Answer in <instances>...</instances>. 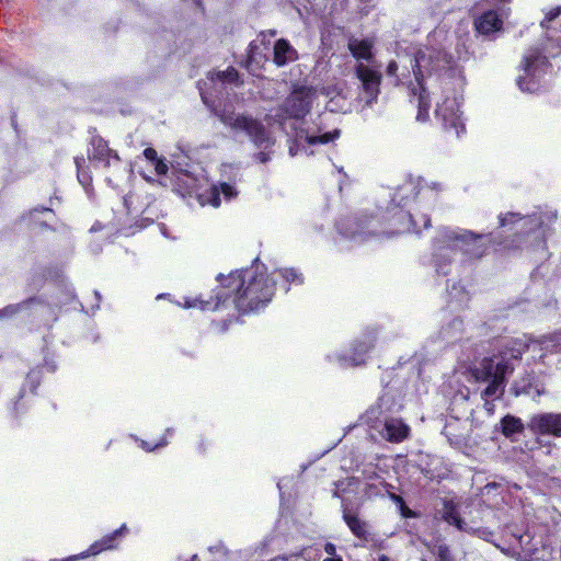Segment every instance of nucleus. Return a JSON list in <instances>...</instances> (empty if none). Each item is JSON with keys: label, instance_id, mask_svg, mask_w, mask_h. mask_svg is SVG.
Masks as SVG:
<instances>
[{"label": "nucleus", "instance_id": "obj_29", "mask_svg": "<svg viewBox=\"0 0 561 561\" xmlns=\"http://www.w3.org/2000/svg\"><path fill=\"white\" fill-rule=\"evenodd\" d=\"M351 226H356L355 229L353 230H347L342 227L341 224L337 225V229L340 231L341 234L345 236L346 238H350V239H356L357 237H360L362 234L366 233L365 230H364V227L362 224L359 222H355V221H350L348 222Z\"/></svg>", "mask_w": 561, "mask_h": 561}, {"label": "nucleus", "instance_id": "obj_23", "mask_svg": "<svg viewBox=\"0 0 561 561\" xmlns=\"http://www.w3.org/2000/svg\"><path fill=\"white\" fill-rule=\"evenodd\" d=\"M298 58L297 50L290 43L284 38L275 42L273 47V62L277 67H283Z\"/></svg>", "mask_w": 561, "mask_h": 561}, {"label": "nucleus", "instance_id": "obj_47", "mask_svg": "<svg viewBox=\"0 0 561 561\" xmlns=\"http://www.w3.org/2000/svg\"><path fill=\"white\" fill-rule=\"evenodd\" d=\"M542 393H543V391H541V390H537V394H539V396H540V394H542Z\"/></svg>", "mask_w": 561, "mask_h": 561}, {"label": "nucleus", "instance_id": "obj_28", "mask_svg": "<svg viewBox=\"0 0 561 561\" xmlns=\"http://www.w3.org/2000/svg\"><path fill=\"white\" fill-rule=\"evenodd\" d=\"M449 296L453 300L460 305L466 304L469 300V294L460 284H454L449 290Z\"/></svg>", "mask_w": 561, "mask_h": 561}, {"label": "nucleus", "instance_id": "obj_34", "mask_svg": "<svg viewBox=\"0 0 561 561\" xmlns=\"http://www.w3.org/2000/svg\"><path fill=\"white\" fill-rule=\"evenodd\" d=\"M561 14V7H557L553 9H550L545 16V20L541 22V26H546L548 22L553 21L556 18H558Z\"/></svg>", "mask_w": 561, "mask_h": 561}, {"label": "nucleus", "instance_id": "obj_1", "mask_svg": "<svg viewBox=\"0 0 561 561\" xmlns=\"http://www.w3.org/2000/svg\"><path fill=\"white\" fill-rule=\"evenodd\" d=\"M427 41V46L416 49L411 56L399 57V61H390L386 69L387 76L393 78L396 84H408L417 105L419 122H426L430 117V89L438 80L434 71H442L450 62V54L446 51L450 43L447 31L435 28Z\"/></svg>", "mask_w": 561, "mask_h": 561}, {"label": "nucleus", "instance_id": "obj_13", "mask_svg": "<svg viewBox=\"0 0 561 561\" xmlns=\"http://www.w3.org/2000/svg\"><path fill=\"white\" fill-rule=\"evenodd\" d=\"M500 225L505 227L510 224H517L518 228L524 233H533L534 238L540 239L543 241L549 224L556 219V216L552 213H539L534 214L531 216L522 217L517 213H507L505 215H500Z\"/></svg>", "mask_w": 561, "mask_h": 561}, {"label": "nucleus", "instance_id": "obj_24", "mask_svg": "<svg viewBox=\"0 0 561 561\" xmlns=\"http://www.w3.org/2000/svg\"><path fill=\"white\" fill-rule=\"evenodd\" d=\"M325 98V108L331 113L344 112L347 108V102L336 88H324L321 93Z\"/></svg>", "mask_w": 561, "mask_h": 561}, {"label": "nucleus", "instance_id": "obj_2", "mask_svg": "<svg viewBox=\"0 0 561 561\" xmlns=\"http://www.w3.org/2000/svg\"><path fill=\"white\" fill-rule=\"evenodd\" d=\"M220 288L216 298H184L179 302L183 308H198L201 310L227 309L233 306L240 313L256 312L264 309L275 293V279L267 275L266 267L254 261L251 267L236 271L228 276L218 275Z\"/></svg>", "mask_w": 561, "mask_h": 561}, {"label": "nucleus", "instance_id": "obj_50", "mask_svg": "<svg viewBox=\"0 0 561 561\" xmlns=\"http://www.w3.org/2000/svg\"><path fill=\"white\" fill-rule=\"evenodd\" d=\"M369 233H377L376 230H369Z\"/></svg>", "mask_w": 561, "mask_h": 561}, {"label": "nucleus", "instance_id": "obj_43", "mask_svg": "<svg viewBox=\"0 0 561 561\" xmlns=\"http://www.w3.org/2000/svg\"><path fill=\"white\" fill-rule=\"evenodd\" d=\"M378 561H393L392 559H390L388 556L386 554H381L379 556L378 558Z\"/></svg>", "mask_w": 561, "mask_h": 561}, {"label": "nucleus", "instance_id": "obj_18", "mask_svg": "<svg viewBox=\"0 0 561 561\" xmlns=\"http://www.w3.org/2000/svg\"><path fill=\"white\" fill-rule=\"evenodd\" d=\"M527 428L537 436L561 437V413L541 412L534 414L527 422Z\"/></svg>", "mask_w": 561, "mask_h": 561}, {"label": "nucleus", "instance_id": "obj_12", "mask_svg": "<svg viewBox=\"0 0 561 561\" xmlns=\"http://www.w3.org/2000/svg\"><path fill=\"white\" fill-rule=\"evenodd\" d=\"M313 96L314 91L310 88L301 87L294 90L275 115L277 123L284 126L287 119L298 121L302 118L309 112Z\"/></svg>", "mask_w": 561, "mask_h": 561}, {"label": "nucleus", "instance_id": "obj_31", "mask_svg": "<svg viewBox=\"0 0 561 561\" xmlns=\"http://www.w3.org/2000/svg\"><path fill=\"white\" fill-rule=\"evenodd\" d=\"M169 435H172V430L171 428H168L165 431V434L164 436H169ZM168 445V440L165 437H162L158 443H156L154 445H151L149 444L148 442L146 440H140V447L146 450V451H153L154 449L157 448H160V447H164Z\"/></svg>", "mask_w": 561, "mask_h": 561}, {"label": "nucleus", "instance_id": "obj_15", "mask_svg": "<svg viewBox=\"0 0 561 561\" xmlns=\"http://www.w3.org/2000/svg\"><path fill=\"white\" fill-rule=\"evenodd\" d=\"M369 426L379 433L381 438L390 443L403 442L410 433V427L400 417L393 415L376 416L368 420Z\"/></svg>", "mask_w": 561, "mask_h": 561}, {"label": "nucleus", "instance_id": "obj_30", "mask_svg": "<svg viewBox=\"0 0 561 561\" xmlns=\"http://www.w3.org/2000/svg\"><path fill=\"white\" fill-rule=\"evenodd\" d=\"M30 302L31 301L27 300V301H23L21 304L9 305V306L4 307L3 309L0 310V319L13 317L18 312H20L24 307H26Z\"/></svg>", "mask_w": 561, "mask_h": 561}, {"label": "nucleus", "instance_id": "obj_17", "mask_svg": "<svg viewBox=\"0 0 561 561\" xmlns=\"http://www.w3.org/2000/svg\"><path fill=\"white\" fill-rule=\"evenodd\" d=\"M402 407V396L400 391L392 386H387L383 388L376 404L367 411L366 416L367 420H373L376 416L383 417L385 415H393L400 412Z\"/></svg>", "mask_w": 561, "mask_h": 561}, {"label": "nucleus", "instance_id": "obj_38", "mask_svg": "<svg viewBox=\"0 0 561 561\" xmlns=\"http://www.w3.org/2000/svg\"><path fill=\"white\" fill-rule=\"evenodd\" d=\"M144 156L147 160L151 161L152 163H154L159 159L157 151L153 148H146L144 150Z\"/></svg>", "mask_w": 561, "mask_h": 561}, {"label": "nucleus", "instance_id": "obj_36", "mask_svg": "<svg viewBox=\"0 0 561 561\" xmlns=\"http://www.w3.org/2000/svg\"><path fill=\"white\" fill-rule=\"evenodd\" d=\"M393 499L397 502L401 503V507L400 508H401L402 516H404V517H413L414 516V513L404 505V503H403V501H402V499L400 496L393 495Z\"/></svg>", "mask_w": 561, "mask_h": 561}, {"label": "nucleus", "instance_id": "obj_22", "mask_svg": "<svg viewBox=\"0 0 561 561\" xmlns=\"http://www.w3.org/2000/svg\"><path fill=\"white\" fill-rule=\"evenodd\" d=\"M262 46H264L263 39L260 43L254 41L249 46L245 68L254 76H259V70L263 67V64L267 61V56L264 53L266 47L262 48Z\"/></svg>", "mask_w": 561, "mask_h": 561}, {"label": "nucleus", "instance_id": "obj_49", "mask_svg": "<svg viewBox=\"0 0 561 561\" xmlns=\"http://www.w3.org/2000/svg\"><path fill=\"white\" fill-rule=\"evenodd\" d=\"M275 34H276V32H275V31H272V32H271V36H274Z\"/></svg>", "mask_w": 561, "mask_h": 561}, {"label": "nucleus", "instance_id": "obj_39", "mask_svg": "<svg viewBox=\"0 0 561 561\" xmlns=\"http://www.w3.org/2000/svg\"><path fill=\"white\" fill-rule=\"evenodd\" d=\"M324 551L327 554L330 556V558L332 557H336L335 556V552H336V548L335 546L332 543V542H327L325 546H324Z\"/></svg>", "mask_w": 561, "mask_h": 561}, {"label": "nucleus", "instance_id": "obj_41", "mask_svg": "<svg viewBox=\"0 0 561 561\" xmlns=\"http://www.w3.org/2000/svg\"><path fill=\"white\" fill-rule=\"evenodd\" d=\"M451 329L454 331H460L461 330V321L458 320V319H455L453 322H451Z\"/></svg>", "mask_w": 561, "mask_h": 561}, {"label": "nucleus", "instance_id": "obj_10", "mask_svg": "<svg viewBox=\"0 0 561 561\" xmlns=\"http://www.w3.org/2000/svg\"><path fill=\"white\" fill-rule=\"evenodd\" d=\"M549 61L539 48H529L520 65L522 73L517 77L516 83L523 92L534 93L540 89V80L545 75Z\"/></svg>", "mask_w": 561, "mask_h": 561}, {"label": "nucleus", "instance_id": "obj_19", "mask_svg": "<svg viewBox=\"0 0 561 561\" xmlns=\"http://www.w3.org/2000/svg\"><path fill=\"white\" fill-rule=\"evenodd\" d=\"M506 16L507 10L504 7L488 9L474 19V27L482 35H491L502 30Z\"/></svg>", "mask_w": 561, "mask_h": 561}, {"label": "nucleus", "instance_id": "obj_52", "mask_svg": "<svg viewBox=\"0 0 561 561\" xmlns=\"http://www.w3.org/2000/svg\"><path fill=\"white\" fill-rule=\"evenodd\" d=\"M51 561H61V560H57V559H55V560H51Z\"/></svg>", "mask_w": 561, "mask_h": 561}, {"label": "nucleus", "instance_id": "obj_21", "mask_svg": "<svg viewBox=\"0 0 561 561\" xmlns=\"http://www.w3.org/2000/svg\"><path fill=\"white\" fill-rule=\"evenodd\" d=\"M238 191L237 188L226 182L219 183L218 185H213L210 188L206 190L204 193L198 194V201L202 206H213L215 208L221 205V201L229 202L232 198L237 197Z\"/></svg>", "mask_w": 561, "mask_h": 561}, {"label": "nucleus", "instance_id": "obj_4", "mask_svg": "<svg viewBox=\"0 0 561 561\" xmlns=\"http://www.w3.org/2000/svg\"><path fill=\"white\" fill-rule=\"evenodd\" d=\"M239 78L234 68L229 67L225 71L209 72L207 80L198 83V90L203 102L210 108L215 110L221 123L228 126L234 133H245L255 147L262 148L254 156L255 160L266 163L271 160L270 149L274 145V140L264 126L252 117L236 114L228 110L217 111L215 107L214 92H220L225 83H231Z\"/></svg>", "mask_w": 561, "mask_h": 561}, {"label": "nucleus", "instance_id": "obj_46", "mask_svg": "<svg viewBox=\"0 0 561 561\" xmlns=\"http://www.w3.org/2000/svg\"><path fill=\"white\" fill-rule=\"evenodd\" d=\"M94 294H95V297H96L98 301H100V300H101V295H100V293H99V291H94Z\"/></svg>", "mask_w": 561, "mask_h": 561}, {"label": "nucleus", "instance_id": "obj_16", "mask_svg": "<svg viewBox=\"0 0 561 561\" xmlns=\"http://www.w3.org/2000/svg\"><path fill=\"white\" fill-rule=\"evenodd\" d=\"M340 137V130L334 129L332 131H324L320 126L308 127L306 129H300L296 133L295 142L289 147V154L295 157L299 152V148L307 152V148L305 146H314L318 144H328Z\"/></svg>", "mask_w": 561, "mask_h": 561}, {"label": "nucleus", "instance_id": "obj_14", "mask_svg": "<svg viewBox=\"0 0 561 561\" xmlns=\"http://www.w3.org/2000/svg\"><path fill=\"white\" fill-rule=\"evenodd\" d=\"M374 342L375 334L373 332L365 333L352 344L350 354L333 352L328 354L325 358L330 364L341 368L362 365L366 362V356L373 348Z\"/></svg>", "mask_w": 561, "mask_h": 561}, {"label": "nucleus", "instance_id": "obj_7", "mask_svg": "<svg viewBox=\"0 0 561 561\" xmlns=\"http://www.w3.org/2000/svg\"><path fill=\"white\" fill-rule=\"evenodd\" d=\"M451 62L453 57L450 56V62L445 69L434 71L433 75L437 76L438 80L430 89V95L434 94L437 88L442 89V99L437 101L435 117L446 131L459 137L466 130L465 119L460 110L463 82L461 77L453 80L451 73L455 70L451 68Z\"/></svg>", "mask_w": 561, "mask_h": 561}, {"label": "nucleus", "instance_id": "obj_20", "mask_svg": "<svg viewBox=\"0 0 561 561\" xmlns=\"http://www.w3.org/2000/svg\"><path fill=\"white\" fill-rule=\"evenodd\" d=\"M89 159L95 167L108 168L119 163V157L116 151L108 148L107 142L96 136L91 140Z\"/></svg>", "mask_w": 561, "mask_h": 561}, {"label": "nucleus", "instance_id": "obj_8", "mask_svg": "<svg viewBox=\"0 0 561 561\" xmlns=\"http://www.w3.org/2000/svg\"><path fill=\"white\" fill-rule=\"evenodd\" d=\"M348 48L358 60L355 72L362 85L360 98L366 105H371L380 92L381 82L379 66L364 62L369 61L373 57V43L369 39H351Z\"/></svg>", "mask_w": 561, "mask_h": 561}, {"label": "nucleus", "instance_id": "obj_40", "mask_svg": "<svg viewBox=\"0 0 561 561\" xmlns=\"http://www.w3.org/2000/svg\"><path fill=\"white\" fill-rule=\"evenodd\" d=\"M376 489H377V486L375 484H369L366 490L367 495L368 496L377 495L379 493V491Z\"/></svg>", "mask_w": 561, "mask_h": 561}, {"label": "nucleus", "instance_id": "obj_11", "mask_svg": "<svg viewBox=\"0 0 561 561\" xmlns=\"http://www.w3.org/2000/svg\"><path fill=\"white\" fill-rule=\"evenodd\" d=\"M359 488V481L356 478H347L335 483L333 495L342 501L343 520L348 526L354 536L366 539L368 536L367 523L362 520L357 513L348 507V493H356Z\"/></svg>", "mask_w": 561, "mask_h": 561}, {"label": "nucleus", "instance_id": "obj_32", "mask_svg": "<svg viewBox=\"0 0 561 561\" xmlns=\"http://www.w3.org/2000/svg\"><path fill=\"white\" fill-rule=\"evenodd\" d=\"M51 211L50 208H47V207H41V208H34L33 210L30 211L28 214V220H30V224L36 226V225H39L41 227L42 226H46L44 222H39L37 220V216L41 214V213H49Z\"/></svg>", "mask_w": 561, "mask_h": 561}, {"label": "nucleus", "instance_id": "obj_5", "mask_svg": "<svg viewBox=\"0 0 561 561\" xmlns=\"http://www.w3.org/2000/svg\"><path fill=\"white\" fill-rule=\"evenodd\" d=\"M526 350L525 342L511 340L502 346L497 354L483 358L478 365L470 368V375L474 381L488 382L481 392L488 412L493 411L492 402L501 399L504 394L506 377L513 373L515 364Z\"/></svg>", "mask_w": 561, "mask_h": 561}, {"label": "nucleus", "instance_id": "obj_44", "mask_svg": "<svg viewBox=\"0 0 561 561\" xmlns=\"http://www.w3.org/2000/svg\"><path fill=\"white\" fill-rule=\"evenodd\" d=\"M323 561H343V560L341 559V557H332V558H327Z\"/></svg>", "mask_w": 561, "mask_h": 561}, {"label": "nucleus", "instance_id": "obj_45", "mask_svg": "<svg viewBox=\"0 0 561 561\" xmlns=\"http://www.w3.org/2000/svg\"><path fill=\"white\" fill-rule=\"evenodd\" d=\"M443 334H444V337H446V339L453 337V334H450L448 330H445Z\"/></svg>", "mask_w": 561, "mask_h": 561}, {"label": "nucleus", "instance_id": "obj_27", "mask_svg": "<svg viewBox=\"0 0 561 561\" xmlns=\"http://www.w3.org/2000/svg\"><path fill=\"white\" fill-rule=\"evenodd\" d=\"M75 163L77 167L78 181L84 187L87 193H89V190L91 187L92 178H91L90 173L85 169H83L84 159L76 158Z\"/></svg>", "mask_w": 561, "mask_h": 561}, {"label": "nucleus", "instance_id": "obj_37", "mask_svg": "<svg viewBox=\"0 0 561 561\" xmlns=\"http://www.w3.org/2000/svg\"><path fill=\"white\" fill-rule=\"evenodd\" d=\"M438 561H453L448 549L445 546L438 548Z\"/></svg>", "mask_w": 561, "mask_h": 561}, {"label": "nucleus", "instance_id": "obj_9", "mask_svg": "<svg viewBox=\"0 0 561 561\" xmlns=\"http://www.w3.org/2000/svg\"><path fill=\"white\" fill-rule=\"evenodd\" d=\"M471 507L472 502L467 499L445 500L440 511L442 518L461 531L474 534L480 538L490 540L493 536L492 531L486 528L473 527L471 525L474 522L472 518L467 520L466 516H470L472 513Z\"/></svg>", "mask_w": 561, "mask_h": 561}, {"label": "nucleus", "instance_id": "obj_42", "mask_svg": "<svg viewBox=\"0 0 561 561\" xmlns=\"http://www.w3.org/2000/svg\"><path fill=\"white\" fill-rule=\"evenodd\" d=\"M285 481L286 479H282L278 483H277V486L279 489V492H280V496L283 497L284 496V492H283V486L285 484Z\"/></svg>", "mask_w": 561, "mask_h": 561}, {"label": "nucleus", "instance_id": "obj_6", "mask_svg": "<svg viewBox=\"0 0 561 561\" xmlns=\"http://www.w3.org/2000/svg\"><path fill=\"white\" fill-rule=\"evenodd\" d=\"M489 234H476L460 228H443L433 242L432 265L437 274L447 275L458 252L467 259L484 255Z\"/></svg>", "mask_w": 561, "mask_h": 561}, {"label": "nucleus", "instance_id": "obj_26", "mask_svg": "<svg viewBox=\"0 0 561 561\" xmlns=\"http://www.w3.org/2000/svg\"><path fill=\"white\" fill-rule=\"evenodd\" d=\"M286 284L290 285H300L304 283V276L300 272H298L296 268H279L275 271Z\"/></svg>", "mask_w": 561, "mask_h": 561}, {"label": "nucleus", "instance_id": "obj_48", "mask_svg": "<svg viewBox=\"0 0 561 561\" xmlns=\"http://www.w3.org/2000/svg\"><path fill=\"white\" fill-rule=\"evenodd\" d=\"M162 297H164V295H162V294H161V295H158L157 299H160V298H162Z\"/></svg>", "mask_w": 561, "mask_h": 561}, {"label": "nucleus", "instance_id": "obj_33", "mask_svg": "<svg viewBox=\"0 0 561 561\" xmlns=\"http://www.w3.org/2000/svg\"><path fill=\"white\" fill-rule=\"evenodd\" d=\"M39 383V373L37 370H31L26 377V385L30 386L31 391H34Z\"/></svg>", "mask_w": 561, "mask_h": 561}, {"label": "nucleus", "instance_id": "obj_35", "mask_svg": "<svg viewBox=\"0 0 561 561\" xmlns=\"http://www.w3.org/2000/svg\"><path fill=\"white\" fill-rule=\"evenodd\" d=\"M153 164H154V170H156L157 174H159V175L167 174L169 168L163 160L158 159Z\"/></svg>", "mask_w": 561, "mask_h": 561}, {"label": "nucleus", "instance_id": "obj_51", "mask_svg": "<svg viewBox=\"0 0 561 561\" xmlns=\"http://www.w3.org/2000/svg\"><path fill=\"white\" fill-rule=\"evenodd\" d=\"M195 560H196V556H193V557H192V561H195Z\"/></svg>", "mask_w": 561, "mask_h": 561}, {"label": "nucleus", "instance_id": "obj_25", "mask_svg": "<svg viewBox=\"0 0 561 561\" xmlns=\"http://www.w3.org/2000/svg\"><path fill=\"white\" fill-rule=\"evenodd\" d=\"M502 433L506 437H511L514 434H522L525 425L519 417L513 415H506L501 421Z\"/></svg>", "mask_w": 561, "mask_h": 561}, {"label": "nucleus", "instance_id": "obj_3", "mask_svg": "<svg viewBox=\"0 0 561 561\" xmlns=\"http://www.w3.org/2000/svg\"><path fill=\"white\" fill-rule=\"evenodd\" d=\"M439 185L427 183L423 179L409 180L400 185L392 195L385 219L388 228L383 232L392 236L407 232L419 233L431 226L426 213L437 202Z\"/></svg>", "mask_w": 561, "mask_h": 561}]
</instances>
